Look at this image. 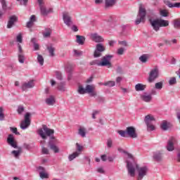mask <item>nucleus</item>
Segmentation results:
<instances>
[{"mask_svg": "<svg viewBox=\"0 0 180 180\" xmlns=\"http://www.w3.org/2000/svg\"><path fill=\"white\" fill-rule=\"evenodd\" d=\"M42 127L43 129H39L38 134L40 136V137H41L43 140H46L47 139V137H49V148L53 151L55 154H58V153H60V148L58 146H56V141H57V139L54 136V129L47 127V125H44Z\"/></svg>", "mask_w": 180, "mask_h": 180, "instance_id": "nucleus-1", "label": "nucleus"}, {"mask_svg": "<svg viewBox=\"0 0 180 180\" xmlns=\"http://www.w3.org/2000/svg\"><path fill=\"white\" fill-rule=\"evenodd\" d=\"M127 164V169L128 171V175L131 176V178H134L136 176V169L138 172V180H141L146 175H147V172H148V167L147 166H143L140 167L139 164L135 163V167L133 165V163L129 160H126Z\"/></svg>", "mask_w": 180, "mask_h": 180, "instance_id": "nucleus-2", "label": "nucleus"}, {"mask_svg": "<svg viewBox=\"0 0 180 180\" xmlns=\"http://www.w3.org/2000/svg\"><path fill=\"white\" fill-rule=\"evenodd\" d=\"M113 58V55L107 54L103 56L101 60H94L90 62V65H98V67H107L108 68H112V62L110 60Z\"/></svg>", "mask_w": 180, "mask_h": 180, "instance_id": "nucleus-3", "label": "nucleus"}, {"mask_svg": "<svg viewBox=\"0 0 180 180\" xmlns=\"http://www.w3.org/2000/svg\"><path fill=\"white\" fill-rule=\"evenodd\" d=\"M148 21L155 32H159L160 27H167V26H169V21L162 18H149Z\"/></svg>", "mask_w": 180, "mask_h": 180, "instance_id": "nucleus-4", "label": "nucleus"}, {"mask_svg": "<svg viewBox=\"0 0 180 180\" xmlns=\"http://www.w3.org/2000/svg\"><path fill=\"white\" fill-rule=\"evenodd\" d=\"M7 143L13 148H18V150H13L11 152V154H13L14 157H15V158H17V157L20 156V153H22V148L18 147V142L15 139V136H13V134H10L8 135Z\"/></svg>", "mask_w": 180, "mask_h": 180, "instance_id": "nucleus-5", "label": "nucleus"}, {"mask_svg": "<svg viewBox=\"0 0 180 180\" xmlns=\"http://www.w3.org/2000/svg\"><path fill=\"white\" fill-rule=\"evenodd\" d=\"M117 133L121 137H130V139H137L139 137L137 131L133 126L127 127L125 130H119Z\"/></svg>", "mask_w": 180, "mask_h": 180, "instance_id": "nucleus-6", "label": "nucleus"}, {"mask_svg": "<svg viewBox=\"0 0 180 180\" xmlns=\"http://www.w3.org/2000/svg\"><path fill=\"white\" fill-rule=\"evenodd\" d=\"M147 15V10L143 7V4H139V12L135 20V25H140V23H146V16Z\"/></svg>", "mask_w": 180, "mask_h": 180, "instance_id": "nucleus-7", "label": "nucleus"}, {"mask_svg": "<svg viewBox=\"0 0 180 180\" xmlns=\"http://www.w3.org/2000/svg\"><path fill=\"white\" fill-rule=\"evenodd\" d=\"M32 117V113L27 112L24 115V120L21 121L20 127L22 130H26L30 126V124L32 123V120L30 118Z\"/></svg>", "mask_w": 180, "mask_h": 180, "instance_id": "nucleus-8", "label": "nucleus"}, {"mask_svg": "<svg viewBox=\"0 0 180 180\" xmlns=\"http://www.w3.org/2000/svg\"><path fill=\"white\" fill-rule=\"evenodd\" d=\"M106 50V48L103 46V44L98 43L96 45V49L94 52V58H98L102 57V53Z\"/></svg>", "mask_w": 180, "mask_h": 180, "instance_id": "nucleus-9", "label": "nucleus"}, {"mask_svg": "<svg viewBox=\"0 0 180 180\" xmlns=\"http://www.w3.org/2000/svg\"><path fill=\"white\" fill-rule=\"evenodd\" d=\"M39 6V11L44 16H47L49 13H53L54 11L53 10V8H50L48 10L44 7V3L43 2V0H38L37 1Z\"/></svg>", "mask_w": 180, "mask_h": 180, "instance_id": "nucleus-10", "label": "nucleus"}, {"mask_svg": "<svg viewBox=\"0 0 180 180\" xmlns=\"http://www.w3.org/2000/svg\"><path fill=\"white\" fill-rule=\"evenodd\" d=\"M160 71L158 70V68H155L152 69L150 72L149 77L148 78V82H154L155 79L159 77Z\"/></svg>", "mask_w": 180, "mask_h": 180, "instance_id": "nucleus-11", "label": "nucleus"}, {"mask_svg": "<svg viewBox=\"0 0 180 180\" xmlns=\"http://www.w3.org/2000/svg\"><path fill=\"white\" fill-rule=\"evenodd\" d=\"M144 120L148 130V129H150V131H154V130H155V127L153 124H150V123H151V122L155 121V118L153 116H150V115H148L145 117Z\"/></svg>", "mask_w": 180, "mask_h": 180, "instance_id": "nucleus-12", "label": "nucleus"}, {"mask_svg": "<svg viewBox=\"0 0 180 180\" xmlns=\"http://www.w3.org/2000/svg\"><path fill=\"white\" fill-rule=\"evenodd\" d=\"M86 94H89V96L91 98L98 95L96 91H95V87L91 84H87L86 86Z\"/></svg>", "mask_w": 180, "mask_h": 180, "instance_id": "nucleus-13", "label": "nucleus"}, {"mask_svg": "<svg viewBox=\"0 0 180 180\" xmlns=\"http://www.w3.org/2000/svg\"><path fill=\"white\" fill-rule=\"evenodd\" d=\"M63 19L65 25L68 26V27H70V26L73 23L71 16L68 15V13H63Z\"/></svg>", "mask_w": 180, "mask_h": 180, "instance_id": "nucleus-14", "label": "nucleus"}, {"mask_svg": "<svg viewBox=\"0 0 180 180\" xmlns=\"http://www.w3.org/2000/svg\"><path fill=\"white\" fill-rule=\"evenodd\" d=\"M16 22H18V17L16 15H11L8 21L7 29H12Z\"/></svg>", "mask_w": 180, "mask_h": 180, "instance_id": "nucleus-15", "label": "nucleus"}, {"mask_svg": "<svg viewBox=\"0 0 180 180\" xmlns=\"http://www.w3.org/2000/svg\"><path fill=\"white\" fill-rule=\"evenodd\" d=\"M34 86V80H30L28 82H25L21 86L22 91H26L27 89H32Z\"/></svg>", "mask_w": 180, "mask_h": 180, "instance_id": "nucleus-16", "label": "nucleus"}, {"mask_svg": "<svg viewBox=\"0 0 180 180\" xmlns=\"http://www.w3.org/2000/svg\"><path fill=\"white\" fill-rule=\"evenodd\" d=\"M91 37L93 40V41H95V43H102L105 41L103 37L102 36H100L98 34V33H94L91 34Z\"/></svg>", "mask_w": 180, "mask_h": 180, "instance_id": "nucleus-17", "label": "nucleus"}, {"mask_svg": "<svg viewBox=\"0 0 180 180\" xmlns=\"http://www.w3.org/2000/svg\"><path fill=\"white\" fill-rule=\"evenodd\" d=\"M153 158L154 161H156V162H161V161H162V152H153Z\"/></svg>", "mask_w": 180, "mask_h": 180, "instance_id": "nucleus-18", "label": "nucleus"}, {"mask_svg": "<svg viewBox=\"0 0 180 180\" xmlns=\"http://www.w3.org/2000/svg\"><path fill=\"white\" fill-rule=\"evenodd\" d=\"M165 5L172 9V8H180V2L172 3L169 0L163 1Z\"/></svg>", "mask_w": 180, "mask_h": 180, "instance_id": "nucleus-19", "label": "nucleus"}, {"mask_svg": "<svg viewBox=\"0 0 180 180\" xmlns=\"http://www.w3.org/2000/svg\"><path fill=\"white\" fill-rule=\"evenodd\" d=\"M174 143H175V139L172 138L167 141V146L166 148L167 151H174L175 150V146H174Z\"/></svg>", "mask_w": 180, "mask_h": 180, "instance_id": "nucleus-20", "label": "nucleus"}, {"mask_svg": "<svg viewBox=\"0 0 180 180\" xmlns=\"http://www.w3.org/2000/svg\"><path fill=\"white\" fill-rule=\"evenodd\" d=\"M172 127V124L170 122H167L166 120H163L162 124H160V129L163 130V131H167L168 129H171Z\"/></svg>", "mask_w": 180, "mask_h": 180, "instance_id": "nucleus-21", "label": "nucleus"}, {"mask_svg": "<svg viewBox=\"0 0 180 180\" xmlns=\"http://www.w3.org/2000/svg\"><path fill=\"white\" fill-rule=\"evenodd\" d=\"M141 99L143 102L148 103V102H151V101H153V96H151V95H150V94L147 95V93H144V95L141 96Z\"/></svg>", "mask_w": 180, "mask_h": 180, "instance_id": "nucleus-22", "label": "nucleus"}, {"mask_svg": "<svg viewBox=\"0 0 180 180\" xmlns=\"http://www.w3.org/2000/svg\"><path fill=\"white\" fill-rule=\"evenodd\" d=\"M146 88H147V85L143 84L141 83H138L135 85V90L136 92L145 91Z\"/></svg>", "mask_w": 180, "mask_h": 180, "instance_id": "nucleus-23", "label": "nucleus"}, {"mask_svg": "<svg viewBox=\"0 0 180 180\" xmlns=\"http://www.w3.org/2000/svg\"><path fill=\"white\" fill-rule=\"evenodd\" d=\"M45 102L49 106H53L56 103V98L54 96H50L49 98H46Z\"/></svg>", "mask_w": 180, "mask_h": 180, "instance_id": "nucleus-24", "label": "nucleus"}, {"mask_svg": "<svg viewBox=\"0 0 180 180\" xmlns=\"http://www.w3.org/2000/svg\"><path fill=\"white\" fill-rule=\"evenodd\" d=\"M85 37L82 35H77L76 36V41L78 43V44H80V46H84L85 44Z\"/></svg>", "mask_w": 180, "mask_h": 180, "instance_id": "nucleus-25", "label": "nucleus"}, {"mask_svg": "<svg viewBox=\"0 0 180 180\" xmlns=\"http://www.w3.org/2000/svg\"><path fill=\"white\" fill-rule=\"evenodd\" d=\"M49 53V56L50 57H55L56 56V53H54V51H56V48L54 46H53V44H50L49 46H48L46 47Z\"/></svg>", "mask_w": 180, "mask_h": 180, "instance_id": "nucleus-26", "label": "nucleus"}, {"mask_svg": "<svg viewBox=\"0 0 180 180\" xmlns=\"http://www.w3.org/2000/svg\"><path fill=\"white\" fill-rule=\"evenodd\" d=\"M116 4V0H105V8H112Z\"/></svg>", "mask_w": 180, "mask_h": 180, "instance_id": "nucleus-27", "label": "nucleus"}, {"mask_svg": "<svg viewBox=\"0 0 180 180\" xmlns=\"http://www.w3.org/2000/svg\"><path fill=\"white\" fill-rule=\"evenodd\" d=\"M52 30L51 28L46 27L45 28V32L42 33L44 37L47 39L48 37H50L51 36Z\"/></svg>", "mask_w": 180, "mask_h": 180, "instance_id": "nucleus-28", "label": "nucleus"}, {"mask_svg": "<svg viewBox=\"0 0 180 180\" xmlns=\"http://www.w3.org/2000/svg\"><path fill=\"white\" fill-rule=\"evenodd\" d=\"M58 90L60 92H65V82H60L58 85Z\"/></svg>", "mask_w": 180, "mask_h": 180, "instance_id": "nucleus-29", "label": "nucleus"}, {"mask_svg": "<svg viewBox=\"0 0 180 180\" xmlns=\"http://www.w3.org/2000/svg\"><path fill=\"white\" fill-rule=\"evenodd\" d=\"M139 60L143 64L147 63V61H148V54H143L142 56H141L139 57Z\"/></svg>", "mask_w": 180, "mask_h": 180, "instance_id": "nucleus-30", "label": "nucleus"}, {"mask_svg": "<svg viewBox=\"0 0 180 180\" xmlns=\"http://www.w3.org/2000/svg\"><path fill=\"white\" fill-rule=\"evenodd\" d=\"M77 92L79 94V95H85V94H86V87L84 88V86L79 85L77 89Z\"/></svg>", "mask_w": 180, "mask_h": 180, "instance_id": "nucleus-31", "label": "nucleus"}, {"mask_svg": "<svg viewBox=\"0 0 180 180\" xmlns=\"http://www.w3.org/2000/svg\"><path fill=\"white\" fill-rule=\"evenodd\" d=\"M79 156V153H78L77 151L73 153L71 155H69L68 156V160L69 161H72V160H75V158H77V157Z\"/></svg>", "mask_w": 180, "mask_h": 180, "instance_id": "nucleus-32", "label": "nucleus"}, {"mask_svg": "<svg viewBox=\"0 0 180 180\" xmlns=\"http://www.w3.org/2000/svg\"><path fill=\"white\" fill-rule=\"evenodd\" d=\"M36 40V38H32L31 39V43H32L33 46H34V50H39V49H40V46L39 45V44H37Z\"/></svg>", "mask_w": 180, "mask_h": 180, "instance_id": "nucleus-33", "label": "nucleus"}, {"mask_svg": "<svg viewBox=\"0 0 180 180\" xmlns=\"http://www.w3.org/2000/svg\"><path fill=\"white\" fill-rule=\"evenodd\" d=\"M37 60L39 65L42 66L44 65V58H43V56L38 54Z\"/></svg>", "mask_w": 180, "mask_h": 180, "instance_id": "nucleus-34", "label": "nucleus"}, {"mask_svg": "<svg viewBox=\"0 0 180 180\" xmlns=\"http://www.w3.org/2000/svg\"><path fill=\"white\" fill-rule=\"evenodd\" d=\"M1 3L4 13H5V12H6V11H8V9H10V8L8 7V5H6V0H1Z\"/></svg>", "mask_w": 180, "mask_h": 180, "instance_id": "nucleus-35", "label": "nucleus"}, {"mask_svg": "<svg viewBox=\"0 0 180 180\" xmlns=\"http://www.w3.org/2000/svg\"><path fill=\"white\" fill-rule=\"evenodd\" d=\"M116 85V82L115 81H108L104 82V86H109L112 88V86H115Z\"/></svg>", "mask_w": 180, "mask_h": 180, "instance_id": "nucleus-36", "label": "nucleus"}, {"mask_svg": "<svg viewBox=\"0 0 180 180\" xmlns=\"http://www.w3.org/2000/svg\"><path fill=\"white\" fill-rule=\"evenodd\" d=\"M79 134L81 136V137H86V131L84 129V128L80 127L79 129Z\"/></svg>", "mask_w": 180, "mask_h": 180, "instance_id": "nucleus-37", "label": "nucleus"}, {"mask_svg": "<svg viewBox=\"0 0 180 180\" xmlns=\"http://www.w3.org/2000/svg\"><path fill=\"white\" fill-rule=\"evenodd\" d=\"M160 15L162 18H168L169 13L167 10L163 9L160 11Z\"/></svg>", "mask_w": 180, "mask_h": 180, "instance_id": "nucleus-38", "label": "nucleus"}, {"mask_svg": "<svg viewBox=\"0 0 180 180\" xmlns=\"http://www.w3.org/2000/svg\"><path fill=\"white\" fill-rule=\"evenodd\" d=\"M25 60H26L25 54H18V61L20 64H23L25 63Z\"/></svg>", "mask_w": 180, "mask_h": 180, "instance_id": "nucleus-39", "label": "nucleus"}, {"mask_svg": "<svg viewBox=\"0 0 180 180\" xmlns=\"http://www.w3.org/2000/svg\"><path fill=\"white\" fill-rule=\"evenodd\" d=\"M163 85H164V83L162 82H159L155 83V89H158L159 91H161V89H162Z\"/></svg>", "mask_w": 180, "mask_h": 180, "instance_id": "nucleus-40", "label": "nucleus"}, {"mask_svg": "<svg viewBox=\"0 0 180 180\" xmlns=\"http://www.w3.org/2000/svg\"><path fill=\"white\" fill-rule=\"evenodd\" d=\"M39 176L41 179H47V178H49V174L45 172H40Z\"/></svg>", "mask_w": 180, "mask_h": 180, "instance_id": "nucleus-41", "label": "nucleus"}, {"mask_svg": "<svg viewBox=\"0 0 180 180\" xmlns=\"http://www.w3.org/2000/svg\"><path fill=\"white\" fill-rule=\"evenodd\" d=\"M10 130L11 131H12V133H14V134H16L17 136H20V132L18 131V128L11 127Z\"/></svg>", "mask_w": 180, "mask_h": 180, "instance_id": "nucleus-42", "label": "nucleus"}, {"mask_svg": "<svg viewBox=\"0 0 180 180\" xmlns=\"http://www.w3.org/2000/svg\"><path fill=\"white\" fill-rule=\"evenodd\" d=\"M176 84V77H171L169 80V85H175Z\"/></svg>", "mask_w": 180, "mask_h": 180, "instance_id": "nucleus-43", "label": "nucleus"}, {"mask_svg": "<svg viewBox=\"0 0 180 180\" xmlns=\"http://www.w3.org/2000/svg\"><path fill=\"white\" fill-rule=\"evenodd\" d=\"M66 72L72 73L74 71V68L71 65H68L65 68Z\"/></svg>", "mask_w": 180, "mask_h": 180, "instance_id": "nucleus-44", "label": "nucleus"}, {"mask_svg": "<svg viewBox=\"0 0 180 180\" xmlns=\"http://www.w3.org/2000/svg\"><path fill=\"white\" fill-rule=\"evenodd\" d=\"M17 112H18V115H22V113H23V112H25V107L23 105H18Z\"/></svg>", "mask_w": 180, "mask_h": 180, "instance_id": "nucleus-45", "label": "nucleus"}, {"mask_svg": "<svg viewBox=\"0 0 180 180\" xmlns=\"http://www.w3.org/2000/svg\"><path fill=\"white\" fill-rule=\"evenodd\" d=\"M5 119V114L4 113V108L0 107V120L2 122V120H4Z\"/></svg>", "mask_w": 180, "mask_h": 180, "instance_id": "nucleus-46", "label": "nucleus"}, {"mask_svg": "<svg viewBox=\"0 0 180 180\" xmlns=\"http://www.w3.org/2000/svg\"><path fill=\"white\" fill-rule=\"evenodd\" d=\"M56 75L59 81H63V74L60 71H56Z\"/></svg>", "mask_w": 180, "mask_h": 180, "instance_id": "nucleus-47", "label": "nucleus"}, {"mask_svg": "<svg viewBox=\"0 0 180 180\" xmlns=\"http://www.w3.org/2000/svg\"><path fill=\"white\" fill-rule=\"evenodd\" d=\"M96 101L98 103H105V98L103 96H99L97 97Z\"/></svg>", "mask_w": 180, "mask_h": 180, "instance_id": "nucleus-48", "label": "nucleus"}, {"mask_svg": "<svg viewBox=\"0 0 180 180\" xmlns=\"http://www.w3.org/2000/svg\"><path fill=\"white\" fill-rule=\"evenodd\" d=\"M117 54L118 56H123V54H124V48L121 47V48L118 49L117 51Z\"/></svg>", "mask_w": 180, "mask_h": 180, "instance_id": "nucleus-49", "label": "nucleus"}, {"mask_svg": "<svg viewBox=\"0 0 180 180\" xmlns=\"http://www.w3.org/2000/svg\"><path fill=\"white\" fill-rule=\"evenodd\" d=\"M16 40L18 43H22L23 41V37H22V33L18 34L16 37Z\"/></svg>", "mask_w": 180, "mask_h": 180, "instance_id": "nucleus-50", "label": "nucleus"}, {"mask_svg": "<svg viewBox=\"0 0 180 180\" xmlns=\"http://www.w3.org/2000/svg\"><path fill=\"white\" fill-rule=\"evenodd\" d=\"M41 153L42 154H49V149L46 147H44V145L41 146Z\"/></svg>", "mask_w": 180, "mask_h": 180, "instance_id": "nucleus-51", "label": "nucleus"}, {"mask_svg": "<svg viewBox=\"0 0 180 180\" xmlns=\"http://www.w3.org/2000/svg\"><path fill=\"white\" fill-rule=\"evenodd\" d=\"M173 25L175 29H180V20H175Z\"/></svg>", "mask_w": 180, "mask_h": 180, "instance_id": "nucleus-52", "label": "nucleus"}, {"mask_svg": "<svg viewBox=\"0 0 180 180\" xmlns=\"http://www.w3.org/2000/svg\"><path fill=\"white\" fill-rule=\"evenodd\" d=\"M82 148H84L83 146H81L79 143H76V150L77 151H79V153H81L82 151Z\"/></svg>", "mask_w": 180, "mask_h": 180, "instance_id": "nucleus-53", "label": "nucleus"}, {"mask_svg": "<svg viewBox=\"0 0 180 180\" xmlns=\"http://www.w3.org/2000/svg\"><path fill=\"white\" fill-rule=\"evenodd\" d=\"M33 25H34V22L33 21H30V20L27 22V27L28 29H30L31 27H33Z\"/></svg>", "mask_w": 180, "mask_h": 180, "instance_id": "nucleus-54", "label": "nucleus"}, {"mask_svg": "<svg viewBox=\"0 0 180 180\" xmlns=\"http://www.w3.org/2000/svg\"><path fill=\"white\" fill-rule=\"evenodd\" d=\"M112 144H113V141L110 139H108V141H107L108 148H111Z\"/></svg>", "mask_w": 180, "mask_h": 180, "instance_id": "nucleus-55", "label": "nucleus"}, {"mask_svg": "<svg viewBox=\"0 0 180 180\" xmlns=\"http://www.w3.org/2000/svg\"><path fill=\"white\" fill-rule=\"evenodd\" d=\"M118 44H121L122 46H124V47H127L129 44H127V41H119Z\"/></svg>", "mask_w": 180, "mask_h": 180, "instance_id": "nucleus-56", "label": "nucleus"}, {"mask_svg": "<svg viewBox=\"0 0 180 180\" xmlns=\"http://www.w3.org/2000/svg\"><path fill=\"white\" fill-rule=\"evenodd\" d=\"M18 54H23V49H22V45L20 44H18Z\"/></svg>", "mask_w": 180, "mask_h": 180, "instance_id": "nucleus-57", "label": "nucleus"}, {"mask_svg": "<svg viewBox=\"0 0 180 180\" xmlns=\"http://www.w3.org/2000/svg\"><path fill=\"white\" fill-rule=\"evenodd\" d=\"M116 71L117 74H123V69L120 66L117 68Z\"/></svg>", "mask_w": 180, "mask_h": 180, "instance_id": "nucleus-58", "label": "nucleus"}, {"mask_svg": "<svg viewBox=\"0 0 180 180\" xmlns=\"http://www.w3.org/2000/svg\"><path fill=\"white\" fill-rule=\"evenodd\" d=\"M23 147H24V148H25V150H31L32 149V146H30V144L24 143Z\"/></svg>", "mask_w": 180, "mask_h": 180, "instance_id": "nucleus-59", "label": "nucleus"}, {"mask_svg": "<svg viewBox=\"0 0 180 180\" xmlns=\"http://www.w3.org/2000/svg\"><path fill=\"white\" fill-rule=\"evenodd\" d=\"M30 20L33 22H37V19H36V16L34 15L30 16Z\"/></svg>", "mask_w": 180, "mask_h": 180, "instance_id": "nucleus-60", "label": "nucleus"}, {"mask_svg": "<svg viewBox=\"0 0 180 180\" xmlns=\"http://www.w3.org/2000/svg\"><path fill=\"white\" fill-rule=\"evenodd\" d=\"M74 53H75V56H82V51H78V50L77 49L74 50Z\"/></svg>", "mask_w": 180, "mask_h": 180, "instance_id": "nucleus-61", "label": "nucleus"}, {"mask_svg": "<svg viewBox=\"0 0 180 180\" xmlns=\"http://www.w3.org/2000/svg\"><path fill=\"white\" fill-rule=\"evenodd\" d=\"M71 30H72V32H78V27L75 25H73L71 27Z\"/></svg>", "mask_w": 180, "mask_h": 180, "instance_id": "nucleus-62", "label": "nucleus"}, {"mask_svg": "<svg viewBox=\"0 0 180 180\" xmlns=\"http://www.w3.org/2000/svg\"><path fill=\"white\" fill-rule=\"evenodd\" d=\"M101 160L103 162L108 160V156L106 155H101Z\"/></svg>", "mask_w": 180, "mask_h": 180, "instance_id": "nucleus-63", "label": "nucleus"}, {"mask_svg": "<svg viewBox=\"0 0 180 180\" xmlns=\"http://www.w3.org/2000/svg\"><path fill=\"white\" fill-rule=\"evenodd\" d=\"M97 172L99 174H103L105 172V170L103 169V167H98L97 169Z\"/></svg>", "mask_w": 180, "mask_h": 180, "instance_id": "nucleus-64", "label": "nucleus"}]
</instances>
